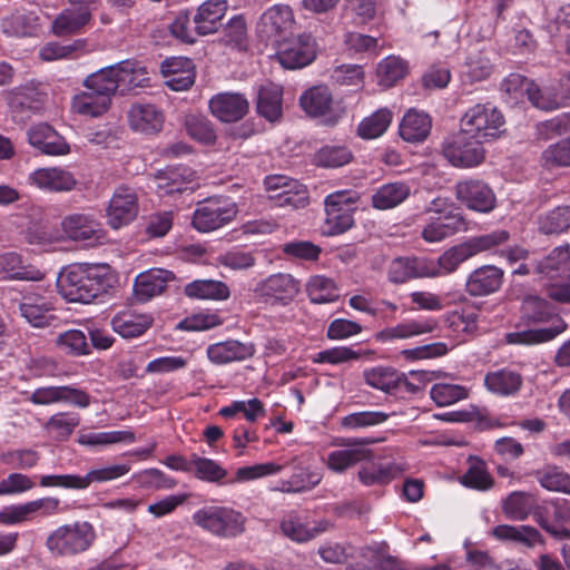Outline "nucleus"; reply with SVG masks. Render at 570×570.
<instances>
[{"mask_svg":"<svg viewBox=\"0 0 570 570\" xmlns=\"http://www.w3.org/2000/svg\"><path fill=\"white\" fill-rule=\"evenodd\" d=\"M186 130L193 139L204 145H213L217 135L210 120L202 115H189L185 120Z\"/></svg>","mask_w":570,"mask_h":570,"instance_id":"60","label":"nucleus"},{"mask_svg":"<svg viewBox=\"0 0 570 570\" xmlns=\"http://www.w3.org/2000/svg\"><path fill=\"white\" fill-rule=\"evenodd\" d=\"M503 282V271L484 265L471 272L465 281V292L473 297H481L497 292Z\"/></svg>","mask_w":570,"mask_h":570,"instance_id":"25","label":"nucleus"},{"mask_svg":"<svg viewBox=\"0 0 570 570\" xmlns=\"http://www.w3.org/2000/svg\"><path fill=\"white\" fill-rule=\"evenodd\" d=\"M547 508L537 504L533 494L523 491L510 493L502 503V511L507 518L514 521H524L530 514L535 522L556 540L570 539V530L561 525H553L544 512Z\"/></svg>","mask_w":570,"mask_h":570,"instance_id":"4","label":"nucleus"},{"mask_svg":"<svg viewBox=\"0 0 570 570\" xmlns=\"http://www.w3.org/2000/svg\"><path fill=\"white\" fill-rule=\"evenodd\" d=\"M227 9L228 3L226 0H207L203 2L193 18L196 33L198 36H207L216 32Z\"/></svg>","mask_w":570,"mask_h":570,"instance_id":"29","label":"nucleus"},{"mask_svg":"<svg viewBox=\"0 0 570 570\" xmlns=\"http://www.w3.org/2000/svg\"><path fill=\"white\" fill-rule=\"evenodd\" d=\"M195 179L194 171L188 167H169L155 175L156 189L160 195H171L193 190L190 184Z\"/></svg>","mask_w":570,"mask_h":570,"instance_id":"30","label":"nucleus"},{"mask_svg":"<svg viewBox=\"0 0 570 570\" xmlns=\"http://www.w3.org/2000/svg\"><path fill=\"white\" fill-rule=\"evenodd\" d=\"M400 470L396 464L373 463L362 466L357 472L360 482L365 487L383 485L397 478Z\"/></svg>","mask_w":570,"mask_h":570,"instance_id":"52","label":"nucleus"},{"mask_svg":"<svg viewBox=\"0 0 570 570\" xmlns=\"http://www.w3.org/2000/svg\"><path fill=\"white\" fill-rule=\"evenodd\" d=\"M191 464V470L194 469L195 476L203 481L218 482L227 475V471L224 468H222L216 461L208 458L193 454Z\"/></svg>","mask_w":570,"mask_h":570,"instance_id":"64","label":"nucleus"},{"mask_svg":"<svg viewBox=\"0 0 570 570\" xmlns=\"http://www.w3.org/2000/svg\"><path fill=\"white\" fill-rule=\"evenodd\" d=\"M279 528L286 538L298 543L307 542L326 530L322 522L311 523L306 517L295 511L283 517Z\"/></svg>","mask_w":570,"mask_h":570,"instance_id":"28","label":"nucleus"},{"mask_svg":"<svg viewBox=\"0 0 570 570\" xmlns=\"http://www.w3.org/2000/svg\"><path fill=\"white\" fill-rule=\"evenodd\" d=\"M407 62L399 56H389L377 66V81L385 88L394 86L407 73Z\"/></svg>","mask_w":570,"mask_h":570,"instance_id":"53","label":"nucleus"},{"mask_svg":"<svg viewBox=\"0 0 570 570\" xmlns=\"http://www.w3.org/2000/svg\"><path fill=\"white\" fill-rule=\"evenodd\" d=\"M43 273L31 265H23L16 253L0 254V279L41 281Z\"/></svg>","mask_w":570,"mask_h":570,"instance_id":"37","label":"nucleus"},{"mask_svg":"<svg viewBox=\"0 0 570 570\" xmlns=\"http://www.w3.org/2000/svg\"><path fill=\"white\" fill-rule=\"evenodd\" d=\"M61 501L56 497H43L20 504H11L0 510V523L13 525L31 521L36 517H51L62 511Z\"/></svg>","mask_w":570,"mask_h":570,"instance_id":"15","label":"nucleus"},{"mask_svg":"<svg viewBox=\"0 0 570 570\" xmlns=\"http://www.w3.org/2000/svg\"><path fill=\"white\" fill-rule=\"evenodd\" d=\"M292 8L287 4H274L266 9L259 18L258 29L266 37L284 38L295 27Z\"/></svg>","mask_w":570,"mask_h":570,"instance_id":"23","label":"nucleus"},{"mask_svg":"<svg viewBox=\"0 0 570 570\" xmlns=\"http://www.w3.org/2000/svg\"><path fill=\"white\" fill-rule=\"evenodd\" d=\"M522 317L532 323H543L553 320L552 325L543 328H530L508 333L509 344L537 345L550 342L567 330V323L554 315L552 306L538 295H528L521 304Z\"/></svg>","mask_w":570,"mask_h":570,"instance_id":"2","label":"nucleus"},{"mask_svg":"<svg viewBox=\"0 0 570 570\" xmlns=\"http://www.w3.org/2000/svg\"><path fill=\"white\" fill-rule=\"evenodd\" d=\"M469 396V390L460 384L436 383L430 390V397L440 407L450 406Z\"/></svg>","mask_w":570,"mask_h":570,"instance_id":"57","label":"nucleus"},{"mask_svg":"<svg viewBox=\"0 0 570 570\" xmlns=\"http://www.w3.org/2000/svg\"><path fill=\"white\" fill-rule=\"evenodd\" d=\"M306 291L311 302L315 304L332 303L340 297L335 282L323 275L312 276L306 284Z\"/></svg>","mask_w":570,"mask_h":570,"instance_id":"51","label":"nucleus"},{"mask_svg":"<svg viewBox=\"0 0 570 570\" xmlns=\"http://www.w3.org/2000/svg\"><path fill=\"white\" fill-rule=\"evenodd\" d=\"M535 478L540 485L548 491L570 494V475L556 465L537 471Z\"/></svg>","mask_w":570,"mask_h":570,"instance_id":"61","label":"nucleus"},{"mask_svg":"<svg viewBox=\"0 0 570 570\" xmlns=\"http://www.w3.org/2000/svg\"><path fill=\"white\" fill-rule=\"evenodd\" d=\"M356 200V193L350 190H338L326 196L324 202L325 220L322 227L324 235H340L353 226V210Z\"/></svg>","mask_w":570,"mask_h":570,"instance_id":"10","label":"nucleus"},{"mask_svg":"<svg viewBox=\"0 0 570 570\" xmlns=\"http://www.w3.org/2000/svg\"><path fill=\"white\" fill-rule=\"evenodd\" d=\"M65 236L72 242L89 247L102 245L107 240V233L98 217L90 213H73L61 222Z\"/></svg>","mask_w":570,"mask_h":570,"instance_id":"12","label":"nucleus"},{"mask_svg":"<svg viewBox=\"0 0 570 570\" xmlns=\"http://www.w3.org/2000/svg\"><path fill=\"white\" fill-rule=\"evenodd\" d=\"M90 9L85 7L65 9L53 20L51 31L57 37L77 33L90 21Z\"/></svg>","mask_w":570,"mask_h":570,"instance_id":"38","label":"nucleus"},{"mask_svg":"<svg viewBox=\"0 0 570 570\" xmlns=\"http://www.w3.org/2000/svg\"><path fill=\"white\" fill-rule=\"evenodd\" d=\"M185 294L190 298L224 301L230 292L222 281L196 279L185 286Z\"/></svg>","mask_w":570,"mask_h":570,"instance_id":"48","label":"nucleus"},{"mask_svg":"<svg viewBox=\"0 0 570 570\" xmlns=\"http://www.w3.org/2000/svg\"><path fill=\"white\" fill-rule=\"evenodd\" d=\"M373 443L371 438L342 440L338 443L342 449L330 452L325 463L330 470L342 473L360 462L371 460L373 451L368 445Z\"/></svg>","mask_w":570,"mask_h":570,"instance_id":"17","label":"nucleus"},{"mask_svg":"<svg viewBox=\"0 0 570 570\" xmlns=\"http://www.w3.org/2000/svg\"><path fill=\"white\" fill-rule=\"evenodd\" d=\"M508 239L509 233L507 230H494L449 248L436 259L440 275L444 276L455 272L463 262L481 252L491 250L504 244Z\"/></svg>","mask_w":570,"mask_h":570,"instance_id":"5","label":"nucleus"},{"mask_svg":"<svg viewBox=\"0 0 570 570\" xmlns=\"http://www.w3.org/2000/svg\"><path fill=\"white\" fill-rule=\"evenodd\" d=\"M265 187L269 199L279 207L294 209L304 208L309 203L305 185L284 175H272L265 178Z\"/></svg>","mask_w":570,"mask_h":570,"instance_id":"16","label":"nucleus"},{"mask_svg":"<svg viewBox=\"0 0 570 570\" xmlns=\"http://www.w3.org/2000/svg\"><path fill=\"white\" fill-rule=\"evenodd\" d=\"M431 127L432 121L428 114L411 109L404 115L399 132L405 141L421 142L430 135Z\"/></svg>","mask_w":570,"mask_h":570,"instance_id":"39","label":"nucleus"},{"mask_svg":"<svg viewBox=\"0 0 570 570\" xmlns=\"http://www.w3.org/2000/svg\"><path fill=\"white\" fill-rule=\"evenodd\" d=\"M194 522L213 535L224 539L244 533L246 517L233 508L214 505L204 508L193 515Z\"/></svg>","mask_w":570,"mask_h":570,"instance_id":"6","label":"nucleus"},{"mask_svg":"<svg viewBox=\"0 0 570 570\" xmlns=\"http://www.w3.org/2000/svg\"><path fill=\"white\" fill-rule=\"evenodd\" d=\"M464 227L465 222L461 215L449 213L443 216L431 217L423 226L421 236L426 243H439L463 230Z\"/></svg>","mask_w":570,"mask_h":570,"instance_id":"31","label":"nucleus"},{"mask_svg":"<svg viewBox=\"0 0 570 570\" xmlns=\"http://www.w3.org/2000/svg\"><path fill=\"white\" fill-rule=\"evenodd\" d=\"M111 327L125 338L142 335L153 324V317L148 314H140L129 309L118 312L111 318Z\"/></svg>","mask_w":570,"mask_h":570,"instance_id":"35","label":"nucleus"},{"mask_svg":"<svg viewBox=\"0 0 570 570\" xmlns=\"http://www.w3.org/2000/svg\"><path fill=\"white\" fill-rule=\"evenodd\" d=\"M316 57V42L309 35L284 37L277 40L276 58L286 69H299L308 66Z\"/></svg>","mask_w":570,"mask_h":570,"instance_id":"13","label":"nucleus"},{"mask_svg":"<svg viewBox=\"0 0 570 570\" xmlns=\"http://www.w3.org/2000/svg\"><path fill=\"white\" fill-rule=\"evenodd\" d=\"M137 214L138 198L136 193L128 187H118L106 209L108 225L114 229H119L134 220Z\"/></svg>","mask_w":570,"mask_h":570,"instance_id":"20","label":"nucleus"},{"mask_svg":"<svg viewBox=\"0 0 570 570\" xmlns=\"http://www.w3.org/2000/svg\"><path fill=\"white\" fill-rule=\"evenodd\" d=\"M117 67V81L120 91H130L135 88L148 86L149 72L147 68L136 60H124L115 65Z\"/></svg>","mask_w":570,"mask_h":570,"instance_id":"40","label":"nucleus"},{"mask_svg":"<svg viewBox=\"0 0 570 570\" xmlns=\"http://www.w3.org/2000/svg\"><path fill=\"white\" fill-rule=\"evenodd\" d=\"M27 136L29 144L43 155L66 156L70 153L67 140L48 124L32 126Z\"/></svg>","mask_w":570,"mask_h":570,"instance_id":"22","label":"nucleus"},{"mask_svg":"<svg viewBox=\"0 0 570 570\" xmlns=\"http://www.w3.org/2000/svg\"><path fill=\"white\" fill-rule=\"evenodd\" d=\"M282 88L275 83L262 86L257 97V111L269 121H275L282 115Z\"/></svg>","mask_w":570,"mask_h":570,"instance_id":"47","label":"nucleus"},{"mask_svg":"<svg viewBox=\"0 0 570 570\" xmlns=\"http://www.w3.org/2000/svg\"><path fill=\"white\" fill-rule=\"evenodd\" d=\"M209 110L223 122H235L243 119L249 109L246 97L237 92H220L210 98Z\"/></svg>","mask_w":570,"mask_h":570,"instance_id":"24","label":"nucleus"},{"mask_svg":"<svg viewBox=\"0 0 570 570\" xmlns=\"http://www.w3.org/2000/svg\"><path fill=\"white\" fill-rule=\"evenodd\" d=\"M27 183L47 193H68L78 184L71 171L59 166L35 169L28 175Z\"/></svg>","mask_w":570,"mask_h":570,"instance_id":"19","label":"nucleus"},{"mask_svg":"<svg viewBox=\"0 0 570 570\" xmlns=\"http://www.w3.org/2000/svg\"><path fill=\"white\" fill-rule=\"evenodd\" d=\"M455 196L469 209L490 213L497 206L493 189L481 179H466L455 185Z\"/></svg>","mask_w":570,"mask_h":570,"instance_id":"18","label":"nucleus"},{"mask_svg":"<svg viewBox=\"0 0 570 570\" xmlns=\"http://www.w3.org/2000/svg\"><path fill=\"white\" fill-rule=\"evenodd\" d=\"M117 80V67L114 65L89 75L83 81V87L98 94L100 97L104 96L111 99L119 89Z\"/></svg>","mask_w":570,"mask_h":570,"instance_id":"46","label":"nucleus"},{"mask_svg":"<svg viewBox=\"0 0 570 570\" xmlns=\"http://www.w3.org/2000/svg\"><path fill=\"white\" fill-rule=\"evenodd\" d=\"M96 538L90 522L77 520L53 529L46 539V548L55 558H71L88 551Z\"/></svg>","mask_w":570,"mask_h":570,"instance_id":"3","label":"nucleus"},{"mask_svg":"<svg viewBox=\"0 0 570 570\" xmlns=\"http://www.w3.org/2000/svg\"><path fill=\"white\" fill-rule=\"evenodd\" d=\"M255 347L250 343H243L237 340H227L208 345L206 354L208 360L216 365H224L232 362H242L252 357Z\"/></svg>","mask_w":570,"mask_h":570,"instance_id":"27","label":"nucleus"},{"mask_svg":"<svg viewBox=\"0 0 570 570\" xmlns=\"http://www.w3.org/2000/svg\"><path fill=\"white\" fill-rule=\"evenodd\" d=\"M442 154L453 167L469 169L483 164L487 151L483 141L460 129L443 141Z\"/></svg>","mask_w":570,"mask_h":570,"instance_id":"7","label":"nucleus"},{"mask_svg":"<svg viewBox=\"0 0 570 570\" xmlns=\"http://www.w3.org/2000/svg\"><path fill=\"white\" fill-rule=\"evenodd\" d=\"M52 301L39 293H27L19 303L20 315L32 327L45 328L51 326L57 320L52 313Z\"/></svg>","mask_w":570,"mask_h":570,"instance_id":"21","label":"nucleus"},{"mask_svg":"<svg viewBox=\"0 0 570 570\" xmlns=\"http://www.w3.org/2000/svg\"><path fill=\"white\" fill-rule=\"evenodd\" d=\"M389 417L390 414L382 411L353 412L341 419V426L345 430L367 429L383 424Z\"/></svg>","mask_w":570,"mask_h":570,"instance_id":"58","label":"nucleus"},{"mask_svg":"<svg viewBox=\"0 0 570 570\" xmlns=\"http://www.w3.org/2000/svg\"><path fill=\"white\" fill-rule=\"evenodd\" d=\"M392 121V112L387 108H382L364 118L358 127V136L364 139H374L382 136Z\"/></svg>","mask_w":570,"mask_h":570,"instance_id":"55","label":"nucleus"},{"mask_svg":"<svg viewBox=\"0 0 570 570\" xmlns=\"http://www.w3.org/2000/svg\"><path fill=\"white\" fill-rule=\"evenodd\" d=\"M299 292V282L288 273H275L258 281L253 288V297L257 303L285 306Z\"/></svg>","mask_w":570,"mask_h":570,"instance_id":"11","label":"nucleus"},{"mask_svg":"<svg viewBox=\"0 0 570 570\" xmlns=\"http://www.w3.org/2000/svg\"><path fill=\"white\" fill-rule=\"evenodd\" d=\"M460 480L464 487L478 491H488L494 484L485 462L473 456L469 458V468Z\"/></svg>","mask_w":570,"mask_h":570,"instance_id":"50","label":"nucleus"},{"mask_svg":"<svg viewBox=\"0 0 570 570\" xmlns=\"http://www.w3.org/2000/svg\"><path fill=\"white\" fill-rule=\"evenodd\" d=\"M0 26L8 37H31L38 32L39 16L33 10L17 9L3 17Z\"/></svg>","mask_w":570,"mask_h":570,"instance_id":"32","label":"nucleus"},{"mask_svg":"<svg viewBox=\"0 0 570 570\" xmlns=\"http://www.w3.org/2000/svg\"><path fill=\"white\" fill-rule=\"evenodd\" d=\"M527 95L531 104L542 110H556L567 105V98L558 95L553 90L541 89L537 83L529 82L527 86Z\"/></svg>","mask_w":570,"mask_h":570,"instance_id":"56","label":"nucleus"},{"mask_svg":"<svg viewBox=\"0 0 570 570\" xmlns=\"http://www.w3.org/2000/svg\"><path fill=\"white\" fill-rule=\"evenodd\" d=\"M570 228V205L559 206L543 215L539 229L546 235L561 234Z\"/></svg>","mask_w":570,"mask_h":570,"instance_id":"59","label":"nucleus"},{"mask_svg":"<svg viewBox=\"0 0 570 570\" xmlns=\"http://www.w3.org/2000/svg\"><path fill=\"white\" fill-rule=\"evenodd\" d=\"M460 125V129L484 141L500 136L504 126V117L490 102L476 104L464 112Z\"/></svg>","mask_w":570,"mask_h":570,"instance_id":"8","label":"nucleus"},{"mask_svg":"<svg viewBox=\"0 0 570 570\" xmlns=\"http://www.w3.org/2000/svg\"><path fill=\"white\" fill-rule=\"evenodd\" d=\"M131 466L127 463L104 465L91 469L85 475L77 474H48L42 475L40 485L43 488H65L83 490L94 482H108L119 479L130 471Z\"/></svg>","mask_w":570,"mask_h":570,"instance_id":"9","label":"nucleus"},{"mask_svg":"<svg viewBox=\"0 0 570 570\" xmlns=\"http://www.w3.org/2000/svg\"><path fill=\"white\" fill-rule=\"evenodd\" d=\"M438 327V321L432 317L413 318L387 327L379 333L383 342L393 340H409L423 334L432 333Z\"/></svg>","mask_w":570,"mask_h":570,"instance_id":"33","label":"nucleus"},{"mask_svg":"<svg viewBox=\"0 0 570 570\" xmlns=\"http://www.w3.org/2000/svg\"><path fill=\"white\" fill-rule=\"evenodd\" d=\"M535 271L549 281L570 278V246L552 249L537 264Z\"/></svg>","mask_w":570,"mask_h":570,"instance_id":"34","label":"nucleus"},{"mask_svg":"<svg viewBox=\"0 0 570 570\" xmlns=\"http://www.w3.org/2000/svg\"><path fill=\"white\" fill-rule=\"evenodd\" d=\"M484 385L493 394L510 396L521 389L522 377L514 371L501 368L489 372L484 376Z\"/></svg>","mask_w":570,"mask_h":570,"instance_id":"42","label":"nucleus"},{"mask_svg":"<svg viewBox=\"0 0 570 570\" xmlns=\"http://www.w3.org/2000/svg\"><path fill=\"white\" fill-rule=\"evenodd\" d=\"M541 164L548 169L570 166V137L549 145L541 155Z\"/></svg>","mask_w":570,"mask_h":570,"instance_id":"62","label":"nucleus"},{"mask_svg":"<svg viewBox=\"0 0 570 570\" xmlns=\"http://www.w3.org/2000/svg\"><path fill=\"white\" fill-rule=\"evenodd\" d=\"M128 121L135 131L154 134L163 127V115L149 104H135L128 111Z\"/></svg>","mask_w":570,"mask_h":570,"instance_id":"36","label":"nucleus"},{"mask_svg":"<svg viewBox=\"0 0 570 570\" xmlns=\"http://www.w3.org/2000/svg\"><path fill=\"white\" fill-rule=\"evenodd\" d=\"M299 102L304 111L311 116L318 117L331 112L333 97L327 87L316 86L305 91L301 96Z\"/></svg>","mask_w":570,"mask_h":570,"instance_id":"45","label":"nucleus"},{"mask_svg":"<svg viewBox=\"0 0 570 570\" xmlns=\"http://www.w3.org/2000/svg\"><path fill=\"white\" fill-rule=\"evenodd\" d=\"M236 214L234 204L220 198H209L198 203L191 224L198 232L209 233L230 223Z\"/></svg>","mask_w":570,"mask_h":570,"instance_id":"14","label":"nucleus"},{"mask_svg":"<svg viewBox=\"0 0 570 570\" xmlns=\"http://www.w3.org/2000/svg\"><path fill=\"white\" fill-rule=\"evenodd\" d=\"M365 383L384 393H392L402 385L404 374L389 366H375L363 372Z\"/></svg>","mask_w":570,"mask_h":570,"instance_id":"44","label":"nucleus"},{"mask_svg":"<svg viewBox=\"0 0 570 570\" xmlns=\"http://www.w3.org/2000/svg\"><path fill=\"white\" fill-rule=\"evenodd\" d=\"M174 278L170 271L163 268H151L140 273L134 283L135 298L140 303L151 299L161 294Z\"/></svg>","mask_w":570,"mask_h":570,"instance_id":"26","label":"nucleus"},{"mask_svg":"<svg viewBox=\"0 0 570 570\" xmlns=\"http://www.w3.org/2000/svg\"><path fill=\"white\" fill-rule=\"evenodd\" d=\"M222 41L238 50L247 48L248 28L243 14H236L228 20L222 32Z\"/></svg>","mask_w":570,"mask_h":570,"instance_id":"54","label":"nucleus"},{"mask_svg":"<svg viewBox=\"0 0 570 570\" xmlns=\"http://www.w3.org/2000/svg\"><path fill=\"white\" fill-rule=\"evenodd\" d=\"M411 195V187L404 181L382 185L372 196L373 207L385 210L402 204Z\"/></svg>","mask_w":570,"mask_h":570,"instance_id":"43","label":"nucleus"},{"mask_svg":"<svg viewBox=\"0 0 570 570\" xmlns=\"http://www.w3.org/2000/svg\"><path fill=\"white\" fill-rule=\"evenodd\" d=\"M238 413H243L248 422H255L265 414V409L263 403L254 397L248 401H234L219 410V415L225 419H232Z\"/></svg>","mask_w":570,"mask_h":570,"instance_id":"63","label":"nucleus"},{"mask_svg":"<svg viewBox=\"0 0 570 570\" xmlns=\"http://www.w3.org/2000/svg\"><path fill=\"white\" fill-rule=\"evenodd\" d=\"M114 276L107 264H75L60 274L59 293L69 302L91 303L112 286Z\"/></svg>","mask_w":570,"mask_h":570,"instance_id":"1","label":"nucleus"},{"mask_svg":"<svg viewBox=\"0 0 570 570\" xmlns=\"http://www.w3.org/2000/svg\"><path fill=\"white\" fill-rule=\"evenodd\" d=\"M80 424L76 412H58L43 424V430L57 441H67Z\"/></svg>","mask_w":570,"mask_h":570,"instance_id":"49","label":"nucleus"},{"mask_svg":"<svg viewBox=\"0 0 570 570\" xmlns=\"http://www.w3.org/2000/svg\"><path fill=\"white\" fill-rule=\"evenodd\" d=\"M110 106V98H105L104 96L100 97L98 94L92 92L87 88L75 95L71 101V109L73 112L90 118L102 116L109 110Z\"/></svg>","mask_w":570,"mask_h":570,"instance_id":"41","label":"nucleus"}]
</instances>
